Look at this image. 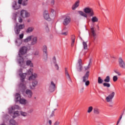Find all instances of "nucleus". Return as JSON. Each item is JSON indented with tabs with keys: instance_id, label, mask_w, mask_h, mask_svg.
<instances>
[{
	"instance_id": "f03ea898",
	"label": "nucleus",
	"mask_w": 125,
	"mask_h": 125,
	"mask_svg": "<svg viewBox=\"0 0 125 125\" xmlns=\"http://www.w3.org/2000/svg\"><path fill=\"white\" fill-rule=\"evenodd\" d=\"M24 28H25L24 24H20L18 25V23H17L14 28V31L16 35H19L20 34V31L23 30Z\"/></svg>"
},
{
	"instance_id": "0eeeda50",
	"label": "nucleus",
	"mask_w": 125,
	"mask_h": 125,
	"mask_svg": "<svg viewBox=\"0 0 125 125\" xmlns=\"http://www.w3.org/2000/svg\"><path fill=\"white\" fill-rule=\"evenodd\" d=\"M19 109H20V106H19L18 105L15 104L11 107L8 108V113L10 114H12V113H13V111L15 110H19Z\"/></svg>"
},
{
	"instance_id": "7c9ffc66",
	"label": "nucleus",
	"mask_w": 125,
	"mask_h": 125,
	"mask_svg": "<svg viewBox=\"0 0 125 125\" xmlns=\"http://www.w3.org/2000/svg\"><path fill=\"white\" fill-rule=\"evenodd\" d=\"M78 13L81 15V16H83V17H85V18H87V16H86V14L83 13V12L82 11H78Z\"/></svg>"
},
{
	"instance_id": "69168bd1",
	"label": "nucleus",
	"mask_w": 125,
	"mask_h": 125,
	"mask_svg": "<svg viewBox=\"0 0 125 125\" xmlns=\"http://www.w3.org/2000/svg\"><path fill=\"white\" fill-rule=\"evenodd\" d=\"M20 72L22 73V69H20Z\"/></svg>"
},
{
	"instance_id": "9d476101",
	"label": "nucleus",
	"mask_w": 125,
	"mask_h": 125,
	"mask_svg": "<svg viewBox=\"0 0 125 125\" xmlns=\"http://www.w3.org/2000/svg\"><path fill=\"white\" fill-rule=\"evenodd\" d=\"M55 87H56V85H55L53 81H51L49 86V91H50V92H53V91L55 90Z\"/></svg>"
},
{
	"instance_id": "37998d69",
	"label": "nucleus",
	"mask_w": 125,
	"mask_h": 125,
	"mask_svg": "<svg viewBox=\"0 0 125 125\" xmlns=\"http://www.w3.org/2000/svg\"><path fill=\"white\" fill-rule=\"evenodd\" d=\"M20 86H21V87H23V88H25V84L23 83H21L20 84Z\"/></svg>"
},
{
	"instance_id": "0e129e2a",
	"label": "nucleus",
	"mask_w": 125,
	"mask_h": 125,
	"mask_svg": "<svg viewBox=\"0 0 125 125\" xmlns=\"http://www.w3.org/2000/svg\"><path fill=\"white\" fill-rule=\"evenodd\" d=\"M119 124H120V121H118L116 124V125H119Z\"/></svg>"
},
{
	"instance_id": "6ab92c4d",
	"label": "nucleus",
	"mask_w": 125,
	"mask_h": 125,
	"mask_svg": "<svg viewBox=\"0 0 125 125\" xmlns=\"http://www.w3.org/2000/svg\"><path fill=\"white\" fill-rule=\"evenodd\" d=\"M12 7H13V9H14V10H17V9H19V8H20V6H18L17 2L16 1H14L13 2Z\"/></svg>"
},
{
	"instance_id": "ddd939ff",
	"label": "nucleus",
	"mask_w": 125,
	"mask_h": 125,
	"mask_svg": "<svg viewBox=\"0 0 125 125\" xmlns=\"http://www.w3.org/2000/svg\"><path fill=\"white\" fill-rule=\"evenodd\" d=\"M31 45H35V44H37L38 43V38L37 37H31Z\"/></svg>"
},
{
	"instance_id": "c9c22d12",
	"label": "nucleus",
	"mask_w": 125,
	"mask_h": 125,
	"mask_svg": "<svg viewBox=\"0 0 125 125\" xmlns=\"http://www.w3.org/2000/svg\"><path fill=\"white\" fill-rule=\"evenodd\" d=\"M104 86H106V87H110L111 86V84L107 82L104 83H103Z\"/></svg>"
},
{
	"instance_id": "c756f323",
	"label": "nucleus",
	"mask_w": 125,
	"mask_h": 125,
	"mask_svg": "<svg viewBox=\"0 0 125 125\" xmlns=\"http://www.w3.org/2000/svg\"><path fill=\"white\" fill-rule=\"evenodd\" d=\"M33 31H34V28L33 27H28L26 30V33L27 34H30V33H32Z\"/></svg>"
},
{
	"instance_id": "9b49d317",
	"label": "nucleus",
	"mask_w": 125,
	"mask_h": 125,
	"mask_svg": "<svg viewBox=\"0 0 125 125\" xmlns=\"http://www.w3.org/2000/svg\"><path fill=\"white\" fill-rule=\"evenodd\" d=\"M79 64L78 67H77V70L78 72H82L83 71V61L82 59H79L78 61Z\"/></svg>"
},
{
	"instance_id": "a18cd8bd",
	"label": "nucleus",
	"mask_w": 125,
	"mask_h": 125,
	"mask_svg": "<svg viewBox=\"0 0 125 125\" xmlns=\"http://www.w3.org/2000/svg\"><path fill=\"white\" fill-rule=\"evenodd\" d=\"M18 20H19V23H22V22H23V20L20 17L19 18Z\"/></svg>"
},
{
	"instance_id": "603ef678",
	"label": "nucleus",
	"mask_w": 125,
	"mask_h": 125,
	"mask_svg": "<svg viewBox=\"0 0 125 125\" xmlns=\"http://www.w3.org/2000/svg\"><path fill=\"white\" fill-rule=\"evenodd\" d=\"M23 0H18V4H22V1Z\"/></svg>"
},
{
	"instance_id": "052dcab7",
	"label": "nucleus",
	"mask_w": 125,
	"mask_h": 125,
	"mask_svg": "<svg viewBox=\"0 0 125 125\" xmlns=\"http://www.w3.org/2000/svg\"><path fill=\"white\" fill-rule=\"evenodd\" d=\"M74 43H75V42H72V43H71V46H74Z\"/></svg>"
},
{
	"instance_id": "6e6552de",
	"label": "nucleus",
	"mask_w": 125,
	"mask_h": 125,
	"mask_svg": "<svg viewBox=\"0 0 125 125\" xmlns=\"http://www.w3.org/2000/svg\"><path fill=\"white\" fill-rule=\"evenodd\" d=\"M43 16L44 19L47 20V21H51V19L49 17V14L48 13V11L45 10L43 13Z\"/></svg>"
},
{
	"instance_id": "393cba45",
	"label": "nucleus",
	"mask_w": 125,
	"mask_h": 125,
	"mask_svg": "<svg viewBox=\"0 0 125 125\" xmlns=\"http://www.w3.org/2000/svg\"><path fill=\"white\" fill-rule=\"evenodd\" d=\"M93 110V113L95 114V115H99V114H100V109L97 108H94Z\"/></svg>"
},
{
	"instance_id": "8fccbe9b",
	"label": "nucleus",
	"mask_w": 125,
	"mask_h": 125,
	"mask_svg": "<svg viewBox=\"0 0 125 125\" xmlns=\"http://www.w3.org/2000/svg\"><path fill=\"white\" fill-rule=\"evenodd\" d=\"M7 118H8V115L7 114H5L3 116V119H7Z\"/></svg>"
},
{
	"instance_id": "aec40b11",
	"label": "nucleus",
	"mask_w": 125,
	"mask_h": 125,
	"mask_svg": "<svg viewBox=\"0 0 125 125\" xmlns=\"http://www.w3.org/2000/svg\"><path fill=\"white\" fill-rule=\"evenodd\" d=\"M79 5H80V0H78L76 2H75L74 4L72 5V10H75V9H76V8H77V7L79 6Z\"/></svg>"
},
{
	"instance_id": "412c9836",
	"label": "nucleus",
	"mask_w": 125,
	"mask_h": 125,
	"mask_svg": "<svg viewBox=\"0 0 125 125\" xmlns=\"http://www.w3.org/2000/svg\"><path fill=\"white\" fill-rule=\"evenodd\" d=\"M15 102H19L20 100L21 99V95L20 94L17 93L15 96Z\"/></svg>"
},
{
	"instance_id": "49530a36",
	"label": "nucleus",
	"mask_w": 125,
	"mask_h": 125,
	"mask_svg": "<svg viewBox=\"0 0 125 125\" xmlns=\"http://www.w3.org/2000/svg\"><path fill=\"white\" fill-rule=\"evenodd\" d=\"M19 38H20V39L22 40V39H23V38H24V34H20L19 36Z\"/></svg>"
},
{
	"instance_id": "bb28decb",
	"label": "nucleus",
	"mask_w": 125,
	"mask_h": 125,
	"mask_svg": "<svg viewBox=\"0 0 125 125\" xmlns=\"http://www.w3.org/2000/svg\"><path fill=\"white\" fill-rule=\"evenodd\" d=\"M19 102H20L21 104H23V105H25L27 104V100L24 99H21Z\"/></svg>"
},
{
	"instance_id": "f257e3e1",
	"label": "nucleus",
	"mask_w": 125,
	"mask_h": 125,
	"mask_svg": "<svg viewBox=\"0 0 125 125\" xmlns=\"http://www.w3.org/2000/svg\"><path fill=\"white\" fill-rule=\"evenodd\" d=\"M27 50H28V48L25 46L21 47L19 50L18 63L20 67H23L24 65V59L21 57V55L26 54L27 53Z\"/></svg>"
},
{
	"instance_id": "79ce46f5",
	"label": "nucleus",
	"mask_w": 125,
	"mask_h": 125,
	"mask_svg": "<svg viewBox=\"0 0 125 125\" xmlns=\"http://www.w3.org/2000/svg\"><path fill=\"white\" fill-rule=\"evenodd\" d=\"M89 83H90V82H89V81L88 80L85 82V85H86V86L89 85Z\"/></svg>"
},
{
	"instance_id": "5701e85b",
	"label": "nucleus",
	"mask_w": 125,
	"mask_h": 125,
	"mask_svg": "<svg viewBox=\"0 0 125 125\" xmlns=\"http://www.w3.org/2000/svg\"><path fill=\"white\" fill-rule=\"evenodd\" d=\"M23 12L24 13V18H25V17H29V13H28L27 11L24 10H22L21 11V15L22 16V13H23Z\"/></svg>"
},
{
	"instance_id": "423d86ee",
	"label": "nucleus",
	"mask_w": 125,
	"mask_h": 125,
	"mask_svg": "<svg viewBox=\"0 0 125 125\" xmlns=\"http://www.w3.org/2000/svg\"><path fill=\"white\" fill-rule=\"evenodd\" d=\"M42 49L43 51V59L46 62V61H47V46L43 45Z\"/></svg>"
},
{
	"instance_id": "cd10ccee",
	"label": "nucleus",
	"mask_w": 125,
	"mask_h": 125,
	"mask_svg": "<svg viewBox=\"0 0 125 125\" xmlns=\"http://www.w3.org/2000/svg\"><path fill=\"white\" fill-rule=\"evenodd\" d=\"M91 21L92 23H95L96 22H98V18L96 16H93L91 19Z\"/></svg>"
},
{
	"instance_id": "3c124183",
	"label": "nucleus",
	"mask_w": 125,
	"mask_h": 125,
	"mask_svg": "<svg viewBox=\"0 0 125 125\" xmlns=\"http://www.w3.org/2000/svg\"><path fill=\"white\" fill-rule=\"evenodd\" d=\"M114 72H115L116 74H117L118 76H121V73H120V72H118L117 70H114Z\"/></svg>"
},
{
	"instance_id": "a211bd4d",
	"label": "nucleus",
	"mask_w": 125,
	"mask_h": 125,
	"mask_svg": "<svg viewBox=\"0 0 125 125\" xmlns=\"http://www.w3.org/2000/svg\"><path fill=\"white\" fill-rule=\"evenodd\" d=\"M65 75L66 77V79H67L70 83H72V79H71V77L70 76L66 68H65Z\"/></svg>"
},
{
	"instance_id": "f704fd0d",
	"label": "nucleus",
	"mask_w": 125,
	"mask_h": 125,
	"mask_svg": "<svg viewBox=\"0 0 125 125\" xmlns=\"http://www.w3.org/2000/svg\"><path fill=\"white\" fill-rule=\"evenodd\" d=\"M83 47L84 49H87V44L86 42H83Z\"/></svg>"
},
{
	"instance_id": "c85d7f7f",
	"label": "nucleus",
	"mask_w": 125,
	"mask_h": 125,
	"mask_svg": "<svg viewBox=\"0 0 125 125\" xmlns=\"http://www.w3.org/2000/svg\"><path fill=\"white\" fill-rule=\"evenodd\" d=\"M10 125H18V123L15 121L14 119H11L9 121Z\"/></svg>"
},
{
	"instance_id": "4d7b16f0",
	"label": "nucleus",
	"mask_w": 125,
	"mask_h": 125,
	"mask_svg": "<svg viewBox=\"0 0 125 125\" xmlns=\"http://www.w3.org/2000/svg\"><path fill=\"white\" fill-rule=\"evenodd\" d=\"M59 124H60L59 122L57 121V122H56L54 123V125H59Z\"/></svg>"
},
{
	"instance_id": "a878e982",
	"label": "nucleus",
	"mask_w": 125,
	"mask_h": 125,
	"mask_svg": "<svg viewBox=\"0 0 125 125\" xmlns=\"http://www.w3.org/2000/svg\"><path fill=\"white\" fill-rule=\"evenodd\" d=\"M32 36H30L27 37L26 39L23 40L24 42H30V41L32 40Z\"/></svg>"
},
{
	"instance_id": "c03bdc74",
	"label": "nucleus",
	"mask_w": 125,
	"mask_h": 125,
	"mask_svg": "<svg viewBox=\"0 0 125 125\" xmlns=\"http://www.w3.org/2000/svg\"><path fill=\"white\" fill-rule=\"evenodd\" d=\"M54 113H55L54 110H53L52 111V113H51L50 116V118H52V117H54Z\"/></svg>"
},
{
	"instance_id": "e433bc0d",
	"label": "nucleus",
	"mask_w": 125,
	"mask_h": 125,
	"mask_svg": "<svg viewBox=\"0 0 125 125\" xmlns=\"http://www.w3.org/2000/svg\"><path fill=\"white\" fill-rule=\"evenodd\" d=\"M98 83L101 84L103 83V79H101V77H99L98 79Z\"/></svg>"
},
{
	"instance_id": "e2e57ef3",
	"label": "nucleus",
	"mask_w": 125,
	"mask_h": 125,
	"mask_svg": "<svg viewBox=\"0 0 125 125\" xmlns=\"http://www.w3.org/2000/svg\"><path fill=\"white\" fill-rule=\"evenodd\" d=\"M83 88H82L81 89V90H80V92H83Z\"/></svg>"
},
{
	"instance_id": "5fc2aeb1",
	"label": "nucleus",
	"mask_w": 125,
	"mask_h": 125,
	"mask_svg": "<svg viewBox=\"0 0 125 125\" xmlns=\"http://www.w3.org/2000/svg\"><path fill=\"white\" fill-rule=\"evenodd\" d=\"M51 13H53V14H55V11L53 9L51 10Z\"/></svg>"
},
{
	"instance_id": "1a4fd4ad",
	"label": "nucleus",
	"mask_w": 125,
	"mask_h": 125,
	"mask_svg": "<svg viewBox=\"0 0 125 125\" xmlns=\"http://www.w3.org/2000/svg\"><path fill=\"white\" fill-rule=\"evenodd\" d=\"M71 22V18L69 16H66L63 19V21L62 22V24L64 26H68L69 23Z\"/></svg>"
},
{
	"instance_id": "09e8293b",
	"label": "nucleus",
	"mask_w": 125,
	"mask_h": 125,
	"mask_svg": "<svg viewBox=\"0 0 125 125\" xmlns=\"http://www.w3.org/2000/svg\"><path fill=\"white\" fill-rule=\"evenodd\" d=\"M40 52H39V51H36L35 53H34V55H35L36 56L39 55Z\"/></svg>"
},
{
	"instance_id": "b1692460",
	"label": "nucleus",
	"mask_w": 125,
	"mask_h": 125,
	"mask_svg": "<svg viewBox=\"0 0 125 125\" xmlns=\"http://www.w3.org/2000/svg\"><path fill=\"white\" fill-rule=\"evenodd\" d=\"M20 116V114L19 111H16L14 112L13 118V119H15L17 117H19Z\"/></svg>"
},
{
	"instance_id": "774afa93",
	"label": "nucleus",
	"mask_w": 125,
	"mask_h": 125,
	"mask_svg": "<svg viewBox=\"0 0 125 125\" xmlns=\"http://www.w3.org/2000/svg\"><path fill=\"white\" fill-rule=\"evenodd\" d=\"M121 119L119 118V120H118V121H119V122H121Z\"/></svg>"
},
{
	"instance_id": "f8f14e48",
	"label": "nucleus",
	"mask_w": 125,
	"mask_h": 125,
	"mask_svg": "<svg viewBox=\"0 0 125 125\" xmlns=\"http://www.w3.org/2000/svg\"><path fill=\"white\" fill-rule=\"evenodd\" d=\"M115 96V92H112L111 94H110L106 98L105 100L107 102H111L112 99L114 98Z\"/></svg>"
},
{
	"instance_id": "13d9d810",
	"label": "nucleus",
	"mask_w": 125,
	"mask_h": 125,
	"mask_svg": "<svg viewBox=\"0 0 125 125\" xmlns=\"http://www.w3.org/2000/svg\"><path fill=\"white\" fill-rule=\"evenodd\" d=\"M25 15V13H24L23 12L22 13V15H21V17H22V18H24V16Z\"/></svg>"
},
{
	"instance_id": "ea45409f",
	"label": "nucleus",
	"mask_w": 125,
	"mask_h": 125,
	"mask_svg": "<svg viewBox=\"0 0 125 125\" xmlns=\"http://www.w3.org/2000/svg\"><path fill=\"white\" fill-rule=\"evenodd\" d=\"M76 39V36L74 35H71V41L73 42H75V40Z\"/></svg>"
},
{
	"instance_id": "4be33fe9",
	"label": "nucleus",
	"mask_w": 125,
	"mask_h": 125,
	"mask_svg": "<svg viewBox=\"0 0 125 125\" xmlns=\"http://www.w3.org/2000/svg\"><path fill=\"white\" fill-rule=\"evenodd\" d=\"M26 66H29V67H31V68H33V67H34V64L31 60L26 61Z\"/></svg>"
},
{
	"instance_id": "2f4dec72",
	"label": "nucleus",
	"mask_w": 125,
	"mask_h": 125,
	"mask_svg": "<svg viewBox=\"0 0 125 125\" xmlns=\"http://www.w3.org/2000/svg\"><path fill=\"white\" fill-rule=\"evenodd\" d=\"M90 64H91V59H90L89 62L88 63V65L86 66H84V68L85 71L88 70V69H89V68H90Z\"/></svg>"
},
{
	"instance_id": "dca6fc26",
	"label": "nucleus",
	"mask_w": 125,
	"mask_h": 125,
	"mask_svg": "<svg viewBox=\"0 0 125 125\" xmlns=\"http://www.w3.org/2000/svg\"><path fill=\"white\" fill-rule=\"evenodd\" d=\"M52 62L53 64L55 65V67L56 69V70H59V66H58V64L56 62V58L55 57H54L52 59Z\"/></svg>"
},
{
	"instance_id": "680f3d73",
	"label": "nucleus",
	"mask_w": 125,
	"mask_h": 125,
	"mask_svg": "<svg viewBox=\"0 0 125 125\" xmlns=\"http://www.w3.org/2000/svg\"><path fill=\"white\" fill-rule=\"evenodd\" d=\"M49 124L50 125H51V124H52V122H51V120L49 121Z\"/></svg>"
},
{
	"instance_id": "7ed1b4c3",
	"label": "nucleus",
	"mask_w": 125,
	"mask_h": 125,
	"mask_svg": "<svg viewBox=\"0 0 125 125\" xmlns=\"http://www.w3.org/2000/svg\"><path fill=\"white\" fill-rule=\"evenodd\" d=\"M33 71V68H30L27 73H20V76L21 77V83H24L25 82V79L26 78V75H31L32 74V71Z\"/></svg>"
},
{
	"instance_id": "338daca9",
	"label": "nucleus",
	"mask_w": 125,
	"mask_h": 125,
	"mask_svg": "<svg viewBox=\"0 0 125 125\" xmlns=\"http://www.w3.org/2000/svg\"><path fill=\"white\" fill-rule=\"evenodd\" d=\"M18 42L17 41V40H16V41H15V43H17Z\"/></svg>"
},
{
	"instance_id": "bf43d9fd",
	"label": "nucleus",
	"mask_w": 125,
	"mask_h": 125,
	"mask_svg": "<svg viewBox=\"0 0 125 125\" xmlns=\"http://www.w3.org/2000/svg\"><path fill=\"white\" fill-rule=\"evenodd\" d=\"M123 116H124V113H122V115L120 116L119 119H120V120H122V118H123Z\"/></svg>"
},
{
	"instance_id": "473e14b6",
	"label": "nucleus",
	"mask_w": 125,
	"mask_h": 125,
	"mask_svg": "<svg viewBox=\"0 0 125 125\" xmlns=\"http://www.w3.org/2000/svg\"><path fill=\"white\" fill-rule=\"evenodd\" d=\"M104 82L105 83H110V76H106L105 79L104 80Z\"/></svg>"
},
{
	"instance_id": "a19ab883",
	"label": "nucleus",
	"mask_w": 125,
	"mask_h": 125,
	"mask_svg": "<svg viewBox=\"0 0 125 125\" xmlns=\"http://www.w3.org/2000/svg\"><path fill=\"white\" fill-rule=\"evenodd\" d=\"M113 82H117L118 81V77L117 76H114L113 77Z\"/></svg>"
},
{
	"instance_id": "de8ad7c7",
	"label": "nucleus",
	"mask_w": 125,
	"mask_h": 125,
	"mask_svg": "<svg viewBox=\"0 0 125 125\" xmlns=\"http://www.w3.org/2000/svg\"><path fill=\"white\" fill-rule=\"evenodd\" d=\"M45 29L46 32H49V28H48V25H46Z\"/></svg>"
},
{
	"instance_id": "2eb2a0df",
	"label": "nucleus",
	"mask_w": 125,
	"mask_h": 125,
	"mask_svg": "<svg viewBox=\"0 0 125 125\" xmlns=\"http://www.w3.org/2000/svg\"><path fill=\"white\" fill-rule=\"evenodd\" d=\"M88 77H89V71H87L84 74V76H83V83L85 82L86 81H87V80H88Z\"/></svg>"
},
{
	"instance_id": "72a5a7b5",
	"label": "nucleus",
	"mask_w": 125,
	"mask_h": 125,
	"mask_svg": "<svg viewBox=\"0 0 125 125\" xmlns=\"http://www.w3.org/2000/svg\"><path fill=\"white\" fill-rule=\"evenodd\" d=\"M20 113H21V115L22 116V117H27V116H28V113L25 112L21 111Z\"/></svg>"
},
{
	"instance_id": "4c0bfd02",
	"label": "nucleus",
	"mask_w": 125,
	"mask_h": 125,
	"mask_svg": "<svg viewBox=\"0 0 125 125\" xmlns=\"http://www.w3.org/2000/svg\"><path fill=\"white\" fill-rule=\"evenodd\" d=\"M93 110V107L92 106H89L88 108L87 113H91Z\"/></svg>"
},
{
	"instance_id": "39448f33",
	"label": "nucleus",
	"mask_w": 125,
	"mask_h": 125,
	"mask_svg": "<svg viewBox=\"0 0 125 125\" xmlns=\"http://www.w3.org/2000/svg\"><path fill=\"white\" fill-rule=\"evenodd\" d=\"M36 78H37V74H32V75L30 76L28 79L29 81H33L32 84L33 87H36V86H37L38 85V81H37V80H36Z\"/></svg>"
},
{
	"instance_id": "864d4df0",
	"label": "nucleus",
	"mask_w": 125,
	"mask_h": 125,
	"mask_svg": "<svg viewBox=\"0 0 125 125\" xmlns=\"http://www.w3.org/2000/svg\"><path fill=\"white\" fill-rule=\"evenodd\" d=\"M51 5H54V0H52L51 1Z\"/></svg>"
},
{
	"instance_id": "6e6d98bb",
	"label": "nucleus",
	"mask_w": 125,
	"mask_h": 125,
	"mask_svg": "<svg viewBox=\"0 0 125 125\" xmlns=\"http://www.w3.org/2000/svg\"><path fill=\"white\" fill-rule=\"evenodd\" d=\"M62 35H63V36H67L68 34L67 33V32H63L62 33Z\"/></svg>"
},
{
	"instance_id": "f3484780",
	"label": "nucleus",
	"mask_w": 125,
	"mask_h": 125,
	"mask_svg": "<svg viewBox=\"0 0 125 125\" xmlns=\"http://www.w3.org/2000/svg\"><path fill=\"white\" fill-rule=\"evenodd\" d=\"M90 32L91 33L92 36L94 38V40L96 39V33H95V30H94V27L91 26L90 28Z\"/></svg>"
},
{
	"instance_id": "58836bf2",
	"label": "nucleus",
	"mask_w": 125,
	"mask_h": 125,
	"mask_svg": "<svg viewBox=\"0 0 125 125\" xmlns=\"http://www.w3.org/2000/svg\"><path fill=\"white\" fill-rule=\"evenodd\" d=\"M17 17V14H14L13 17V20L15 21V22H16V17Z\"/></svg>"
},
{
	"instance_id": "20e7f679",
	"label": "nucleus",
	"mask_w": 125,
	"mask_h": 125,
	"mask_svg": "<svg viewBox=\"0 0 125 125\" xmlns=\"http://www.w3.org/2000/svg\"><path fill=\"white\" fill-rule=\"evenodd\" d=\"M83 11L85 14H88L89 16L90 17H92L93 16H94V11H93V9L92 8L87 7L83 9Z\"/></svg>"
},
{
	"instance_id": "4468645a",
	"label": "nucleus",
	"mask_w": 125,
	"mask_h": 125,
	"mask_svg": "<svg viewBox=\"0 0 125 125\" xmlns=\"http://www.w3.org/2000/svg\"><path fill=\"white\" fill-rule=\"evenodd\" d=\"M25 94L28 98H31L33 96V92L30 89H26L25 91Z\"/></svg>"
}]
</instances>
